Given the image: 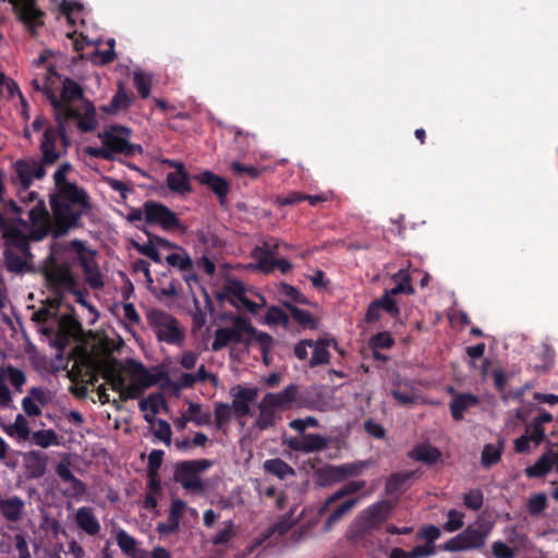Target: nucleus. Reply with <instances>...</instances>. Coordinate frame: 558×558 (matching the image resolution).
Instances as JSON below:
<instances>
[{"label": "nucleus", "instance_id": "obj_17", "mask_svg": "<svg viewBox=\"0 0 558 558\" xmlns=\"http://www.w3.org/2000/svg\"><path fill=\"white\" fill-rule=\"evenodd\" d=\"M202 184L207 186L218 198L221 206L227 205V196L230 192V184L227 179L206 170L195 177Z\"/></svg>", "mask_w": 558, "mask_h": 558}, {"label": "nucleus", "instance_id": "obj_20", "mask_svg": "<svg viewBox=\"0 0 558 558\" xmlns=\"http://www.w3.org/2000/svg\"><path fill=\"white\" fill-rule=\"evenodd\" d=\"M367 466V461L359 460L340 465H330L324 470V473L332 482H342L348 477L361 475Z\"/></svg>", "mask_w": 558, "mask_h": 558}, {"label": "nucleus", "instance_id": "obj_26", "mask_svg": "<svg viewBox=\"0 0 558 558\" xmlns=\"http://www.w3.org/2000/svg\"><path fill=\"white\" fill-rule=\"evenodd\" d=\"M231 330V343L245 344L246 347L252 344V338L250 333L254 331V326L250 319L244 316H236L233 319Z\"/></svg>", "mask_w": 558, "mask_h": 558}, {"label": "nucleus", "instance_id": "obj_44", "mask_svg": "<svg viewBox=\"0 0 558 558\" xmlns=\"http://www.w3.org/2000/svg\"><path fill=\"white\" fill-rule=\"evenodd\" d=\"M187 413L191 422L196 426H206L211 423V413L209 410H203L199 403L189 402Z\"/></svg>", "mask_w": 558, "mask_h": 558}, {"label": "nucleus", "instance_id": "obj_1", "mask_svg": "<svg viewBox=\"0 0 558 558\" xmlns=\"http://www.w3.org/2000/svg\"><path fill=\"white\" fill-rule=\"evenodd\" d=\"M50 197V206L56 220V235L78 227L81 218L92 209L87 192L77 184H64Z\"/></svg>", "mask_w": 558, "mask_h": 558}, {"label": "nucleus", "instance_id": "obj_55", "mask_svg": "<svg viewBox=\"0 0 558 558\" xmlns=\"http://www.w3.org/2000/svg\"><path fill=\"white\" fill-rule=\"evenodd\" d=\"M225 292L232 299L231 303L238 306V302L245 295V287L240 280L232 279L227 282Z\"/></svg>", "mask_w": 558, "mask_h": 558}, {"label": "nucleus", "instance_id": "obj_49", "mask_svg": "<svg viewBox=\"0 0 558 558\" xmlns=\"http://www.w3.org/2000/svg\"><path fill=\"white\" fill-rule=\"evenodd\" d=\"M166 262L170 266L177 267L182 271H187L193 268V260L185 251L169 254L166 257Z\"/></svg>", "mask_w": 558, "mask_h": 558}, {"label": "nucleus", "instance_id": "obj_42", "mask_svg": "<svg viewBox=\"0 0 558 558\" xmlns=\"http://www.w3.org/2000/svg\"><path fill=\"white\" fill-rule=\"evenodd\" d=\"M264 468L266 472L276 475L280 480H283L287 476L294 474L293 468L289 463L279 458L269 459L265 461Z\"/></svg>", "mask_w": 558, "mask_h": 558}, {"label": "nucleus", "instance_id": "obj_38", "mask_svg": "<svg viewBox=\"0 0 558 558\" xmlns=\"http://www.w3.org/2000/svg\"><path fill=\"white\" fill-rule=\"evenodd\" d=\"M365 486H366L365 481H352V482L347 483L339 490H337L335 494H332L331 496H329L326 499L325 505L319 509V514L324 513L326 508L328 506H330L331 504L336 502L338 499H340L344 496L355 494V493L362 490Z\"/></svg>", "mask_w": 558, "mask_h": 558}, {"label": "nucleus", "instance_id": "obj_9", "mask_svg": "<svg viewBox=\"0 0 558 558\" xmlns=\"http://www.w3.org/2000/svg\"><path fill=\"white\" fill-rule=\"evenodd\" d=\"M47 166L43 162V159H19L13 163L15 178L12 179V182L20 184L24 191H27L34 179L41 180L46 175Z\"/></svg>", "mask_w": 558, "mask_h": 558}, {"label": "nucleus", "instance_id": "obj_35", "mask_svg": "<svg viewBox=\"0 0 558 558\" xmlns=\"http://www.w3.org/2000/svg\"><path fill=\"white\" fill-rule=\"evenodd\" d=\"M168 189L179 195L190 194L192 185L187 171L169 172L166 178Z\"/></svg>", "mask_w": 558, "mask_h": 558}, {"label": "nucleus", "instance_id": "obj_61", "mask_svg": "<svg viewBox=\"0 0 558 558\" xmlns=\"http://www.w3.org/2000/svg\"><path fill=\"white\" fill-rule=\"evenodd\" d=\"M547 507V497L544 493H538L530 497L527 501V511L531 515L541 514Z\"/></svg>", "mask_w": 558, "mask_h": 558}, {"label": "nucleus", "instance_id": "obj_50", "mask_svg": "<svg viewBox=\"0 0 558 558\" xmlns=\"http://www.w3.org/2000/svg\"><path fill=\"white\" fill-rule=\"evenodd\" d=\"M250 338H252V343L255 342L260 353L270 352L275 344V339L267 332L257 330L254 327V331L250 333Z\"/></svg>", "mask_w": 558, "mask_h": 558}, {"label": "nucleus", "instance_id": "obj_22", "mask_svg": "<svg viewBox=\"0 0 558 558\" xmlns=\"http://www.w3.org/2000/svg\"><path fill=\"white\" fill-rule=\"evenodd\" d=\"M99 368L102 378L110 385L111 389L119 392L125 383L121 362L112 357L101 363Z\"/></svg>", "mask_w": 558, "mask_h": 558}, {"label": "nucleus", "instance_id": "obj_8", "mask_svg": "<svg viewBox=\"0 0 558 558\" xmlns=\"http://www.w3.org/2000/svg\"><path fill=\"white\" fill-rule=\"evenodd\" d=\"M145 223L159 226L165 231L182 229V223L175 213L156 201L145 202Z\"/></svg>", "mask_w": 558, "mask_h": 558}, {"label": "nucleus", "instance_id": "obj_16", "mask_svg": "<svg viewBox=\"0 0 558 558\" xmlns=\"http://www.w3.org/2000/svg\"><path fill=\"white\" fill-rule=\"evenodd\" d=\"M329 445V438L319 434H304L302 438H290L288 447L294 451L312 453L325 450Z\"/></svg>", "mask_w": 558, "mask_h": 558}, {"label": "nucleus", "instance_id": "obj_18", "mask_svg": "<svg viewBox=\"0 0 558 558\" xmlns=\"http://www.w3.org/2000/svg\"><path fill=\"white\" fill-rule=\"evenodd\" d=\"M5 247H11L26 257L28 259H34V254L31 251V242L27 234L19 229L16 226H9V228L4 229L2 233Z\"/></svg>", "mask_w": 558, "mask_h": 558}, {"label": "nucleus", "instance_id": "obj_60", "mask_svg": "<svg viewBox=\"0 0 558 558\" xmlns=\"http://www.w3.org/2000/svg\"><path fill=\"white\" fill-rule=\"evenodd\" d=\"M440 536V529L436 525L423 526L416 534V541H425V545L435 546V541Z\"/></svg>", "mask_w": 558, "mask_h": 558}, {"label": "nucleus", "instance_id": "obj_7", "mask_svg": "<svg viewBox=\"0 0 558 558\" xmlns=\"http://www.w3.org/2000/svg\"><path fill=\"white\" fill-rule=\"evenodd\" d=\"M490 530V525L480 527L469 525L461 533L444 543L441 549L449 553L481 549L484 547Z\"/></svg>", "mask_w": 558, "mask_h": 558}, {"label": "nucleus", "instance_id": "obj_34", "mask_svg": "<svg viewBox=\"0 0 558 558\" xmlns=\"http://www.w3.org/2000/svg\"><path fill=\"white\" fill-rule=\"evenodd\" d=\"M374 532V527L360 513L350 525L347 536L351 542L359 543L368 539Z\"/></svg>", "mask_w": 558, "mask_h": 558}, {"label": "nucleus", "instance_id": "obj_11", "mask_svg": "<svg viewBox=\"0 0 558 558\" xmlns=\"http://www.w3.org/2000/svg\"><path fill=\"white\" fill-rule=\"evenodd\" d=\"M19 20L26 26L32 33L36 34V27L44 24V13L36 8L33 0H10Z\"/></svg>", "mask_w": 558, "mask_h": 558}, {"label": "nucleus", "instance_id": "obj_51", "mask_svg": "<svg viewBox=\"0 0 558 558\" xmlns=\"http://www.w3.org/2000/svg\"><path fill=\"white\" fill-rule=\"evenodd\" d=\"M54 230L56 227L51 229L50 220L46 219L45 221H41L40 225L32 226L29 232L26 234L29 238V242H38L45 239L50 232L57 236L54 234Z\"/></svg>", "mask_w": 558, "mask_h": 558}, {"label": "nucleus", "instance_id": "obj_23", "mask_svg": "<svg viewBox=\"0 0 558 558\" xmlns=\"http://www.w3.org/2000/svg\"><path fill=\"white\" fill-rule=\"evenodd\" d=\"M4 265L9 272L25 274L34 271V259H28L25 255L5 247L3 251Z\"/></svg>", "mask_w": 558, "mask_h": 558}, {"label": "nucleus", "instance_id": "obj_3", "mask_svg": "<svg viewBox=\"0 0 558 558\" xmlns=\"http://www.w3.org/2000/svg\"><path fill=\"white\" fill-rule=\"evenodd\" d=\"M99 137L102 146L88 149V154L95 158L113 160L117 154L126 157L142 154L141 145L130 143V130L123 125H111L100 133Z\"/></svg>", "mask_w": 558, "mask_h": 558}, {"label": "nucleus", "instance_id": "obj_15", "mask_svg": "<svg viewBox=\"0 0 558 558\" xmlns=\"http://www.w3.org/2000/svg\"><path fill=\"white\" fill-rule=\"evenodd\" d=\"M256 388H245L241 386H235L231 389V395L233 397L231 409L234 412V416L238 418L244 417L250 414L251 407L250 404L257 397Z\"/></svg>", "mask_w": 558, "mask_h": 558}, {"label": "nucleus", "instance_id": "obj_30", "mask_svg": "<svg viewBox=\"0 0 558 558\" xmlns=\"http://www.w3.org/2000/svg\"><path fill=\"white\" fill-rule=\"evenodd\" d=\"M283 307L290 313L292 319L303 329L315 330L318 327L317 319L306 310H302L291 302L282 301Z\"/></svg>", "mask_w": 558, "mask_h": 558}, {"label": "nucleus", "instance_id": "obj_62", "mask_svg": "<svg viewBox=\"0 0 558 558\" xmlns=\"http://www.w3.org/2000/svg\"><path fill=\"white\" fill-rule=\"evenodd\" d=\"M231 330L228 327L217 328L215 331V338L211 343L213 351L217 352L226 348L231 343Z\"/></svg>", "mask_w": 558, "mask_h": 558}, {"label": "nucleus", "instance_id": "obj_24", "mask_svg": "<svg viewBox=\"0 0 558 558\" xmlns=\"http://www.w3.org/2000/svg\"><path fill=\"white\" fill-rule=\"evenodd\" d=\"M126 366L131 376L135 378L143 389H147L156 385L161 378L160 373H151L143 365V363L136 360L129 359L126 361Z\"/></svg>", "mask_w": 558, "mask_h": 558}, {"label": "nucleus", "instance_id": "obj_2", "mask_svg": "<svg viewBox=\"0 0 558 558\" xmlns=\"http://www.w3.org/2000/svg\"><path fill=\"white\" fill-rule=\"evenodd\" d=\"M46 287L56 296L54 300H47L56 310L59 308L66 293L75 295L76 302L87 306L85 292L78 288L72 266L66 260H59L54 252H51L40 266Z\"/></svg>", "mask_w": 558, "mask_h": 558}, {"label": "nucleus", "instance_id": "obj_31", "mask_svg": "<svg viewBox=\"0 0 558 558\" xmlns=\"http://www.w3.org/2000/svg\"><path fill=\"white\" fill-rule=\"evenodd\" d=\"M276 407L270 405L265 401V397L258 404L259 414L255 420V427L259 430H266L276 425L277 421L280 418V415L276 412Z\"/></svg>", "mask_w": 558, "mask_h": 558}, {"label": "nucleus", "instance_id": "obj_21", "mask_svg": "<svg viewBox=\"0 0 558 558\" xmlns=\"http://www.w3.org/2000/svg\"><path fill=\"white\" fill-rule=\"evenodd\" d=\"M48 456L39 450H32L23 456L27 477L33 480L41 478L47 472Z\"/></svg>", "mask_w": 558, "mask_h": 558}, {"label": "nucleus", "instance_id": "obj_33", "mask_svg": "<svg viewBox=\"0 0 558 558\" xmlns=\"http://www.w3.org/2000/svg\"><path fill=\"white\" fill-rule=\"evenodd\" d=\"M25 504L19 496L0 500V512L10 522H17L23 514Z\"/></svg>", "mask_w": 558, "mask_h": 558}, {"label": "nucleus", "instance_id": "obj_36", "mask_svg": "<svg viewBox=\"0 0 558 558\" xmlns=\"http://www.w3.org/2000/svg\"><path fill=\"white\" fill-rule=\"evenodd\" d=\"M69 247L77 253V260L83 271L98 265L96 252L87 248L81 240L71 241Z\"/></svg>", "mask_w": 558, "mask_h": 558}, {"label": "nucleus", "instance_id": "obj_63", "mask_svg": "<svg viewBox=\"0 0 558 558\" xmlns=\"http://www.w3.org/2000/svg\"><path fill=\"white\" fill-rule=\"evenodd\" d=\"M279 292L286 298H288L291 302L299 304L308 303L307 298L303 293H301L296 288L289 283L282 282L279 287Z\"/></svg>", "mask_w": 558, "mask_h": 558}, {"label": "nucleus", "instance_id": "obj_10", "mask_svg": "<svg viewBox=\"0 0 558 558\" xmlns=\"http://www.w3.org/2000/svg\"><path fill=\"white\" fill-rule=\"evenodd\" d=\"M60 140L64 146L68 145V130L61 131L59 124L57 128H47L44 132V136L40 143L43 162L52 166L60 158L61 153L56 149L57 142Z\"/></svg>", "mask_w": 558, "mask_h": 558}, {"label": "nucleus", "instance_id": "obj_12", "mask_svg": "<svg viewBox=\"0 0 558 558\" xmlns=\"http://www.w3.org/2000/svg\"><path fill=\"white\" fill-rule=\"evenodd\" d=\"M84 98V92L82 86L70 77H65L62 82V89L60 98L57 96L54 89L47 92V99L53 108V100H57L65 108H74L72 104L76 100Z\"/></svg>", "mask_w": 558, "mask_h": 558}, {"label": "nucleus", "instance_id": "obj_29", "mask_svg": "<svg viewBox=\"0 0 558 558\" xmlns=\"http://www.w3.org/2000/svg\"><path fill=\"white\" fill-rule=\"evenodd\" d=\"M480 404V399L477 396L472 393H458L456 395L450 404V411L452 418L454 421H461L463 418V414L471 408L477 407Z\"/></svg>", "mask_w": 558, "mask_h": 558}, {"label": "nucleus", "instance_id": "obj_37", "mask_svg": "<svg viewBox=\"0 0 558 558\" xmlns=\"http://www.w3.org/2000/svg\"><path fill=\"white\" fill-rule=\"evenodd\" d=\"M392 280L396 282V286L388 291L390 294H407L411 295L414 293V288L412 286V278L407 269H400L397 274L392 276Z\"/></svg>", "mask_w": 558, "mask_h": 558}, {"label": "nucleus", "instance_id": "obj_27", "mask_svg": "<svg viewBox=\"0 0 558 558\" xmlns=\"http://www.w3.org/2000/svg\"><path fill=\"white\" fill-rule=\"evenodd\" d=\"M76 525L90 536H95L100 532V523L90 507H81L75 512Z\"/></svg>", "mask_w": 558, "mask_h": 558}, {"label": "nucleus", "instance_id": "obj_59", "mask_svg": "<svg viewBox=\"0 0 558 558\" xmlns=\"http://www.w3.org/2000/svg\"><path fill=\"white\" fill-rule=\"evenodd\" d=\"M501 458V449L488 444L482 451V464L485 468H489L496 464Z\"/></svg>", "mask_w": 558, "mask_h": 558}, {"label": "nucleus", "instance_id": "obj_28", "mask_svg": "<svg viewBox=\"0 0 558 558\" xmlns=\"http://www.w3.org/2000/svg\"><path fill=\"white\" fill-rule=\"evenodd\" d=\"M299 393V387L295 384H290L282 391L278 393L267 392L265 401L270 405L280 409H289L292 403L296 400Z\"/></svg>", "mask_w": 558, "mask_h": 558}, {"label": "nucleus", "instance_id": "obj_57", "mask_svg": "<svg viewBox=\"0 0 558 558\" xmlns=\"http://www.w3.org/2000/svg\"><path fill=\"white\" fill-rule=\"evenodd\" d=\"M368 344L372 350L390 349L395 340L389 332L379 331L371 337Z\"/></svg>", "mask_w": 558, "mask_h": 558}, {"label": "nucleus", "instance_id": "obj_53", "mask_svg": "<svg viewBox=\"0 0 558 558\" xmlns=\"http://www.w3.org/2000/svg\"><path fill=\"white\" fill-rule=\"evenodd\" d=\"M117 544L120 549L126 555L134 557L136 541L124 530H120L116 536Z\"/></svg>", "mask_w": 558, "mask_h": 558}, {"label": "nucleus", "instance_id": "obj_4", "mask_svg": "<svg viewBox=\"0 0 558 558\" xmlns=\"http://www.w3.org/2000/svg\"><path fill=\"white\" fill-rule=\"evenodd\" d=\"M213 465L214 461L209 459L180 461L174 466L173 481L187 493L203 494L206 485L201 475Z\"/></svg>", "mask_w": 558, "mask_h": 558}, {"label": "nucleus", "instance_id": "obj_39", "mask_svg": "<svg viewBox=\"0 0 558 558\" xmlns=\"http://www.w3.org/2000/svg\"><path fill=\"white\" fill-rule=\"evenodd\" d=\"M33 445L40 448H49L51 446H60V436L53 429H39L33 432L29 438Z\"/></svg>", "mask_w": 558, "mask_h": 558}, {"label": "nucleus", "instance_id": "obj_64", "mask_svg": "<svg viewBox=\"0 0 558 558\" xmlns=\"http://www.w3.org/2000/svg\"><path fill=\"white\" fill-rule=\"evenodd\" d=\"M85 282L94 290H99L104 287V279L99 266L88 268L83 271Z\"/></svg>", "mask_w": 558, "mask_h": 558}, {"label": "nucleus", "instance_id": "obj_5", "mask_svg": "<svg viewBox=\"0 0 558 558\" xmlns=\"http://www.w3.org/2000/svg\"><path fill=\"white\" fill-rule=\"evenodd\" d=\"M146 319L159 342L180 344L184 340V332L180 328L179 320L171 314L158 308H150L146 313Z\"/></svg>", "mask_w": 558, "mask_h": 558}, {"label": "nucleus", "instance_id": "obj_45", "mask_svg": "<svg viewBox=\"0 0 558 558\" xmlns=\"http://www.w3.org/2000/svg\"><path fill=\"white\" fill-rule=\"evenodd\" d=\"M355 504V499H348L340 504L326 519L324 530L329 531L336 522L340 521L349 511L353 509Z\"/></svg>", "mask_w": 558, "mask_h": 558}, {"label": "nucleus", "instance_id": "obj_32", "mask_svg": "<svg viewBox=\"0 0 558 558\" xmlns=\"http://www.w3.org/2000/svg\"><path fill=\"white\" fill-rule=\"evenodd\" d=\"M46 404L47 398L45 391L39 387H32L29 395L22 400V408L26 415L35 417L41 414L40 408L35 403Z\"/></svg>", "mask_w": 558, "mask_h": 558}, {"label": "nucleus", "instance_id": "obj_48", "mask_svg": "<svg viewBox=\"0 0 558 558\" xmlns=\"http://www.w3.org/2000/svg\"><path fill=\"white\" fill-rule=\"evenodd\" d=\"M327 345H328V343L324 340L314 342V345H313L314 350H313L312 357L310 360V365L312 367L329 363L330 353L327 350Z\"/></svg>", "mask_w": 558, "mask_h": 558}, {"label": "nucleus", "instance_id": "obj_25", "mask_svg": "<svg viewBox=\"0 0 558 558\" xmlns=\"http://www.w3.org/2000/svg\"><path fill=\"white\" fill-rule=\"evenodd\" d=\"M418 475V471L395 472L386 481L385 493L400 496L409 488V482Z\"/></svg>", "mask_w": 558, "mask_h": 558}, {"label": "nucleus", "instance_id": "obj_56", "mask_svg": "<svg viewBox=\"0 0 558 558\" xmlns=\"http://www.w3.org/2000/svg\"><path fill=\"white\" fill-rule=\"evenodd\" d=\"M484 504V495L483 492L478 488L471 489L470 492L463 494V505L473 511H478Z\"/></svg>", "mask_w": 558, "mask_h": 558}, {"label": "nucleus", "instance_id": "obj_41", "mask_svg": "<svg viewBox=\"0 0 558 558\" xmlns=\"http://www.w3.org/2000/svg\"><path fill=\"white\" fill-rule=\"evenodd\" d=\"M410 457L416 461L434 464L440 458V451L435 447L420 445L410 452Z\"/></svg>", "mask_w": 558, "mask_h": 558}, {"label": "nucleus", "instance_id": "obj_40", "mask_svg": "<svg viewBox=\"0 0 558 558\" xmlns=\"http://www.w3.org/2000/svg\"><path fill=\"white\" fill-rule=\"evenodd\" d=\"M264 323L267 325L281 326L284 329L290 328V316L280 306L271 305L267 308Z\"/></svg>", "mask_w": 558, "mask_h": 558}, {"label": "nucleus", "instance_id": "obj_52", "mask_svg": "<svg viewBox=\"0 0 558 558\" xmlns=\"http://www.w3.org/2000/svg\"><path fill=\"white\" fill-rule=\"evenodd\" d=\"M463 512L456 509H450L447 513V521L444 523L442 529L448 533L457 532L463 527Z\"/></svg>", "mask_w": 558, "mask_h": 558}, {"label": "nucleus", "instance_id": "obj_6", "mask_svg": "<svg viewBox=\"0 0 558 558\" xmlns=\"http://www.w3.org/2000/svg\"><path fill=\"white\" fill-rule=\"evenodd\" d=\"M53 114L62 132L66 129V124L73 120L77 121V128L82 132H93L97 126L95 107L87 99L83 102V112L77 108H65L53 100Z\"/></svg>", "mask_w": 558, "mask_h": 558}, {"label": "nucleus", "instance_id": "obj_13", "mask_svg": "<svg viewBox=\"0 0 558 558\" xmlns=\"http://www.w3.org/2000/svg\"><path fill=\"white\" fill-rule=\"evenodd\" d=\"M278 248L275 239L264 241L260 246L252 251V257L256 260L255 268L264 274H270L276 269L274 255Z\"/></svg>", "mask_w": 558, "mask_h": 558}, {"label": "nucleus", "instance_id": "obj_14", "mask_svg": "<svg viewBox=\"0 0 558 558\" xmlns=\"http://www.w3.org/2000/svg\"><path fill=\"white\" fill-rule=\"evenodd\" d=\"M393 508L392 501L384 499L368 506L361 514L377 531L390 518Z\"/></svg>", "mask_w": 558, "mask_h": 558}, {"label": "nucleus", "instance_id": "obj_47", "mask_svg": "<svg viewBox=\"0 0 558 558\" xmlns=\"http://www.w3.org/2000/svg\"><path fill=\"white\" fill-rule=\"evenodd\" d=\"M61 78L60 74L56 71L53 66H49L47 69L44 83H40L39 80L34 78L32 81V86L35 90L41 92L47 97V92L49 89H53L52 85L56 83V81H59Z\"/></svg>", "mask_w": 558, "mask_h": 558}, {"label": "nucleus", "instance_id": "obj_19", "mask_svg": "<svg viewBox=\"0 0 558 558\" xmlns=\"http://www.w3.org/2000/svg\"><path fill=\"white\" fill-rule=\"evenodd\" d=\"M291 526L292 524L288 519H280L279 521L268 526L265 531H263L258 536H256L252 541L250 550L254 551L256 548L264 544L271 545L276 543L281 536L289 532Z\"/></svg>", "mask_w": 558, "mask_h": 558}, {"label": "nucleus", "instance_id": "obj_54", "mask_svg": "<svg viewBox=\"0 0 558 558\" xmlns=\"http://www.w3.org/2000/svg\"><path fill=\"white\" fill-rule=\"evenodd\" d=\"M393 296V294H390V292L386 290L381 298L375 301L379 303L380 310L385 311L391 317L396 318L400 315V308Z\"/></svg>", "mask_w": 558, "mask_h": 558}, {"label": "nucleus", "instance_id": "obj_58", "mask_svg": "<svg viewBox=\"0 0 558 558\" xmlns=\"http://www.w3.org/2000/svg\"><path fill=\"white\" fill-rule=\"evenodd\" d=\"M69 486L62 490V495L68 498H81L86 493V484L76 476L66 482Z\"/></svg>", "mask_w": 558, "mask_h": 558}, {"label": "nucleus", "instance_id": "obj_46", "mask_svg": "<svg viewBox=\"0 0 558 558\" xmlns=\"http://www.w3.org/2000/svg\"><path fill=\"white\" fill-rule=\"evenodd\" d=\"M234 415L229 403L218 402L215 404L214 416L217 429H222Z\"/></svg>", "mask_w": 558, "mask_h": 558}, {"label": "nucleus", "instance_id": "obj_43", "mask_svg": "<svg viewBox=\"0 0 558 558\" xmlns=\"http://www.w3.org/2000/svg\"><path fill=\"white\" fill-rule=\"evenodd\" d=\"M131 102H132V97L126 93L123 85L121 83H119L118 89H117L116 94L113 95V97L109 104V107L106 108L105 110L107 112L113 113L119 110H124V109L129 108L131 106Z\"/></svg>", "mask_w": 558, "mask_h": 558}]
</instances>
